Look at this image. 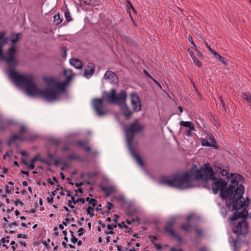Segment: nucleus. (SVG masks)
<instances>
[{
    "label": "nucleus",
    "mask_w": 251,
    "mask_h": 251,
    "mask_svg": "<svg viewBox=\"0 0 251 251\" xmlns=\"http://www.w3.org/2000/svg\"><path fill=\"white\" fill-rule=\"evenodd\" d=\"M97 203V201L96 199L91 198V200L90 201L89 204L92 205L93 207H95Z\"/></svg>",
    "instance_id": "c9c22d12"
},
{
    "label": "nucleus",
    "mask_w": 251,
    "mask_h": 251,
    "mask_svg": "<svg viewBox=\"0 0 251 251\" xmlns=\"http://www.w3.org/2000/svg\"><path fill=\"white\" fill-rule=\"evenodd\" d=\"M5 193L6 194H10L11 191H13V188H10L8 185H5Z\"/></svg>",
    "instance_id": "58836bf2"
},
{
    "label": "nucleus",
    "mask_w": 251,
    "mask_h": 251,
    "mask_svg": "<svg viewBox=\"0 0 251 251\" xmlns=\"http://www.w3.org/2000/svg\"><path fill=\"white\" fill-rule=\"evenodd\" d=\"M213 54L216 59L219 60L223 64L226 65H227V60L220 55L217 52L215 51L213 52Z\"/></svg>",
    "instance_id": "6ab92c4d"
},
{
    "label": "nucleus",
    "mask_w": 251,
    "mask_h": 251,
    "mask_svg": "<svg viewBox=\"0 0 251 251\" xmlns=\"http://www.w3.org/2000/svg\"><path fill=\"white\" fill-rule=\"evenodd\" d=\"M220 212L224 218H226V210L224 207H222L220 209Z\"/></svg>",
    "instance_id": "7c9ffc66"
},
{
    "label": "nucleus",
    "mask_w": 251,
    "mask_h": 251,
    "mask_svg": "<svg viewBox=\"0 0 251 251\" xmlns=\"http://www.w3.org/2000/svg\"><path fill=\"white\" fill-rule=\"evenodd\" d=\"M77 239L73 235V237H72L71 241L73 243H75L76 242H77Z\"/></svg>",
    "instance_id": "4d7b16f0"
},
{
    "label": "nucleus",
    "mask_w": 251,
    "mask_h": 251,
    "mask_svg": "<svg viewBox=\"0 0 251 251\" xmlns=\"http://www.w3.org/2000/svg\"><path fill=\"white\" fill-rule=\"evenodd\" d=\"M25 131V127L24 126H22L21 127V130L20 131H19V133H20V135H22L23 133L24 132V131Z\"/></svg>",
    "instance_id": "603ef678"
},
{
    "label": "nucleus",
    "mask_w": 251,
    "mask_h": 251,
    "mask_svg": "<svg viewBox=\"0 0 251 251\" xmlns=\"http://www.w3.org/2000/svg\"><path fill=\"white\" fill-rule=\"evenodd\" d=\"M19 35V33L17 34L16 38L15 39H12L11 40V42H12V43H16L18 41V38H19V37H18Z\"/></svg>",
    "instance_id": "69168bd1"
},
{
    "label": "nucleus",
    "mask_w": 251,
    "mask_h": 251,
    "mask_svg": "<svg viewBox=\"0 0 251 251\" xmlns=\"http://www.w3.org/2000/svg\"><path fill=\"white\" fill-rule=\"evenodd\" d=\"M204 43L206 46V47L207 48V49L209 50L211 52V53H213V52H214L215 51L212 49L208 45V44H207V43L206 42H204Z\"/></svg>",
    "instance_id": "79ce46f5"
},
{
    "label": "nucleus",
    "mask_w": 251,
    "mask_h": 251,
    "mask_svg": "<svg viewBox=\"0 0 251 251\" xmlns=\"http://www.w3.org/2000/svg\"><path fill=\"white\" fill-rule=\"evenodd\" d=\"M71 199L74 204H75L76 203L78 202H81L82 203L85 202V200L84 198H79L77 200H75V197L74 196L71 197Z\"/></svg>",
    "instance_id": "4be33fe9"
},
{
    "label": "nucleus",
    "mask_w": 251,
    "mask_h": 251,
    "mask_svg": "<svg viewBox=\"0 0 251 251\" xmlns=\"http://www.w3.org/2000/svg\"><path fill=\"white\" fill-rule=\"evenodd\" d=\"M175 222V219H171L166 223V226L164 227V231L172 236L176 239L178 243L181 244L182 242V238L173 229V226Z\"/></svg>",
    "instance_id": "423d86ee"
},
{
    "label": "nucleus",
    "mask_w": 251,
    "mask_h": 251,
    "mask_svg": "<svg viewBox=\"0 0 251 251\" xmlns=\"http://www.w3.org/2000/svg\"><path fill=\"white\" fill-rule=\"evenodd\" d=\"M6 33L5 32H0V59L5 61L9 65L8 69L9 77L13 80L15 84L18 86H23L25 87V91L26 92V87L25 84L20 83L16 80L13 77L12 73H16L19 74L14 70L15 67L17 66L18 61L15 57L17 50L14 46L9 48L7 50L6 55L3 54V47L7 43V39L5 38Z\"/></svg>",
    "instance_id": "7ed1b4c3"
},
{
    "label": "nucleus",
    "mask_w": 251,
    "mask_h": 251,
    "mask_svg": "<svg viewBox=\"0 0 251 251\" xmlns=\"http://www.w3.org/2000/svg\"><path fill=\"white\" fill-rule=\"evenodd\" d=\"M215 173L209 164H203L198 169L193 165L189 172H184L182 175H176L171 178L166 176L160 178V183L171 187L179 189L186 188L184 185L189 182L200 180L204 183V187L212 189L214 194L220 191L222 199L226 201V205L231 211L236 210L232 216L229 218L232 232L237 235H245L248 232V224L246 220L248 212L245 207L248 205L242 195L244 187L242 185L243 177L239 174H234L231 177L230 184L226 188L227 182L223 179L217 178Z\"/></svg>",
    "instance_id": "f257e3e1"
},
{
    "label": "nucleus",
    "mask_w": 251,
    "mask_h": 251,
    "mask_svg": "<svg viewBox=\"0 0 251 251\" xmlns=\"http://www.w3.org/2000/svg\"><path fill=\"white\" fill-rule=\"evenodd\" d=\"M24 164L27 167V168L29 170H33L35 168V166L34 163H31L30 164H28L26 161H23Z\"/></svg>",
    "instance_id": "cd10ccee"
},
{
    "label": "nucleus",
    "mask_w": 251,
    "mask_h": 251,
    "mask_svg": "<svg viewBox=\"0 0 251 251\" xmlns=\"http://www.w3.org/2000/svg\"><path fill=\"white\" fill-rule=\"evenodd\" d=\"M107 210L108 211L106 212L107 213H109V210H110V209H111V208L113 206V205L112 203H111V202H107Z\"/></svg>",
    "instance_id": "e433bc0d"
},
{
    "label": "nucleus",
    "mask_w": 251,
    "mask_h": 251,
    "mask_svg": "<svg viewBox=\"0 0 251 251\" xmlns=\"http://www.w3.org/2000/svg\"><path fill=\"white\" fill-rule=\"evenodd\" d=\"M127 98V94L126 91L122 90L118 94H115V98L113 104L119 105L121 106H126V100Z\"/></svg>",
    "instance_id": "0eeeda50"
},
{
    "label": "nucleus",
    "mask_w": 251,
    "mask_h": 251,
    "mask_svg": "<svg viewBox=\"0 0 251 251\" xmlns=\"http://www.w3.org/2000/svg\"><path fill=\"white\" fill-rule=\"evenodd\" d=\"M76 144L78 147H84V142L81 140L77 141L76 142Z\"/></svg>",
    "instance_id": "4c0bfd02"
},
{
    "label": "nucleus",
    "mask_w": 251,
    "mask_h": 251,
    "mask_svg": "<svg viewBox=\"0 0 251 251\" xmlns=\"http://www.w3.org/2000/svg\"><path fill=\"white\" fill-rule=\"evenodd\" d=\"M215 168H217L216 171L220 173L223 176H226L228 178L229 169L227 167H224L221 164H214Z\"/></svg>",
    "instance_id": "ddd939ff"
},
{
    "label": "nucleus",
    "mask_w": 251,
    "mask_h": 251,
    "mask_svg": "<svg viewBox=\"0 0 251 251\" xmlns=\"http://www.w3.org/2000/svg\"><path fill=\"white\" fill-rule=\"evenodd\" d=\"M84 231V228L82 227L80 228L77 231L78 235L81 236L83 235Z\"/></svg>",
    "instance_id": "a19ab883"
},
{
    "label": "nucleus",
    "mask_w": 251,
    "mask_h": 251,
    "mask_svg": "<svg viewBox=\"0 0 251 251\" xmlns=\"http://www.w3.org/2000/svg\"><path fill=\"white\" fill-rule=\"evenodd\" d=\"M124 106V109L123 110V113H124V116H125L126 118L127 119H128L129 118L131 115H132V112L126 106H126Z\"/></svg>",
    "instance_id": "aec40b11"
},
{
    "label": "nucleus",
    "mask_w": 251,
    "mask_h": 251,
    "mask_svg": "<svg viewBox=\"0 0 251 251\" xmlns=\"http://www.w3.org/2000/svg\"><path fill=\"white\" fill-rule=\"evenodd\" d=\"M192 130H190V129L188 130H187L185 132L186 135L188 136H190L191 135L192 131Z\"/></svg>",
    "instance_id": "e2e57ef3"
},
{
    "label": "nucleus",
    "mask_w": 251,
    "mask_h": 251,
    "mask_svg": "<svg viewBox=\"0 0 251 251\" xmlns=\"http://www.w3.org/2000/svg\"><path fill=\"white\" fill-rule=\"evenodd\" d=\"M72 200H68L67 204H68V206H69L71 208H74L75 207V206L72 204Z\"/></svg>",
    "instance_id": "6e6d98bb"
},
{
    "label": "nucleus",
    "mask_w": 251,
    "mask_h": 251,
    "mask_svg": "<svg viewBox=\"0 0 251 251\" xmlns=\"http://www.w3.org/2000/svg\"><path fill=\"white\" fill-rule=\"evenodd\" d=\"M180 228L185 231H188L190 228V225L189 224L187 223L186 224H183L181 226Z\"/></svg>",
    "instance_id": "c85d7f7f"
},
{
    "label": "nucleus",
    "mask_w": 251,
    "mask_h": 251,
    "mask_svg": "<svg viewBox=\"0 0 251 251\" xmlns=\"http://www.w3.org/2000/svg\"><path fill=\"white\" fill-rule=\"evenodd\" d=\"M18 204H21L22 206L24 204V203L22 202L20 200L17 199L15 201V205H18Z\"/></svg>",
    "instance_id": "49530a36"
},
{
    "label": "nucleus",
    "mask_w": 251,
    "mask_h": 251,
    "mask_svg": "<svg viewBox=\"0 0 251 251\" xmlns=\"http://www.w3.org/2000/svg\"><path fill=\"white\" fill-rule=\"evenodd\" d=\"M53 199L52 197H48L47 198V201L49 203H51L53 202Z\"/></svg>",
    "instance_id": "680f3d73"
},
{
    "label": "nucleus",
    "mask_w": 251,
    "mask_h": 251,
    "mask_svg": "<svg viewBox=\"0 0 251 251\" xmlns=\"http://www.w3.org/2000/svg\"><path fill=\"white\" fill-rule=\"evenodd\" d=\"M188 51L189 52V54L191 56V57L192 58H195V56L194 55L193 52L192 50H190V49L188 50Z\"/></svg>",
    "instance_id": "0e129e2a"
},
{
    "label": "nucleus",
    "mask_w": 251,
    "mask_h": 251,
    "mask_svg": "<svg viewBox=\"0 0 251 251\" xmlns=\"http://www.w3.org/2000/svg\"><path fill=\"white\" fill-rule=\"evenodd\" d=\"M115 93L116 90L114 88L111 89L109 92L104 91L102 93L100 99L105 103L113 104Z\"/></svg>",
    "instance_id": "6e6552de"
},
{
    "label": "nucleus",
    "mask_w": 251,
    "mask_h": 251,
    "mask_svg": "<svg viewBox=\"0 0 251 251\" xmlns=\"http://www.w3.org/2000/svg\"><path fill=\"white\" fill-rule=\"evenodd\" d=\"M95 70V65L93 63L89 62L85 67L84 76L87 78L90 77L94 74Z\"/></svg>",
    "instance_id": "f8f14e48"
},
{
    "label": "nucleus",
    "mask_w": 251,
    "mask_h": 251,
    "mask_svg": "<svg viewBox=\"0 0 251 251\" xmlns=\"http://www.w3.org/2000/svg\"><path fill=\"white\" fill-rule=\"evenodd\" d=\"M201 141L202 146L217 148L216 142L214 136L212 134L207 135L204 139L201 138Z\"/></svg>",
    "instance_id": "1a4fd4ad"
},
{
    "label": "nucleus",
    "mask_w": 251,
    "mask_h": 251,
    "mask_svg": "<svg viewBox=\"0 0 251 251\" xmlns=\"http://www.w3.org/2000/svg\"><path fill=\"white\" fill-rule=\"evenodd\" d=\"M17 237L18 238H23L24 239H26L27 236L26 235L23 234L21 233V234H18Z\"/></svg>",
    "instance_id": "864d4df0"
},
{
    "label": "nucleus",
    "mask_w": 251,
    "mask_h": 251,
    "mask_svg": "<svg viewBox=\"0 0 251 251\" xmlns=\"http://www.w3.org/2000/svg\"><path fill=\"white\" fill-rule=\"evenodd\" d=\"M64 75L66 78L65 81L59 82L53 78H50L47 81L48 86L44 89H41L34 82V76L33 75H21L12 73L13 77L18 82L25 85L26 93L28 95L39 96L48 101L56 100L60 93L64 92L67 85L73 79L71 70H64Z\"/></svg>",
    "instance_id": "f03ea898"
},
{
    "label": "nucleus",
    "mask_w": 251,
    "mask_h": 251,
    "mask_svg": "<svg viewBox=\"0 0 251 251\" xmlns=\"http://www.w3.org/2000/svg\"><path fill=\"white\" fill-rule=\"evenodd\" d=\"M70 63L76 69H80L82 68V62L78 59H71L70 60Z\"/></svg>",
    "instance_id": "dca6fc26"
},
{
    "label": "nucleus",
    "mask_w": 251,
    "mask_h": 251,
    "mask_svg": "<svg viewBox=\"0 0 251 251\" xmlns=\"http://www.w3.org/2000/svg\"><path fill=\"white\" fill-rule=\"evenodd\" d=\"M117 226L116 225H108L107 226V228L109 230H113V228H116Z\"/></svg>",
    "instance_id": "c03bdc74"
},
{
    "label": "nucleus",
    "mask_w": 251,
    "mask_h": 251,
    "mask_svg": "<svg viewBox=\"0 0 251 251\" xmlns=\"http://www.w3.org/2000/svg\"><path fill=\"white\" fill-rule=\"evenodd\" d=\"M144 73L147 76L149 77V78H151V79H153V77L148 73L147 70H144Z\"/></svg>",
    "instance_id": "5fc2aeb1"
},
{
    "label": "nucleus",
    "mask_w": 251,
    "mask_h": 251,
    "mask_svg": "<svg viewBox=\"0 0 251 251\" xmlns=\"http://www.w3.org/2000/svg\"><path fill=\"white\" fill-rule=\"evenodd\" d=\"M138 123V120H136L130 123L128 126L125 127V133L128 148H130L132 146L134 136L143 130V126L139 125Z\"/></svg>",
    "instance_id": "20e7f679"
},
{
    "label": "nucleus",
    "mask_w": 251,
    "mask_h": 251,
    "mask_svg": "<svg viewBox=\"0 0 251 251\" xmlns=\"http://www.w3.org/2000/svg\"><path fill=\"white\" fill-rule=\"evenodd\" d=\"M220 100H221V101L222 102V106H223V108L226 111L227 107L226 106V103L224 101V100H222V99L221 98H220Z\"/></svg>",
    "instance_id": "8fccbe9b"
},
{
    "label": "nucleus",
    "mask_w": 251,
    "mask_h": 251,
    "mask_svg": "<svg viewBox=\"0 0 251 251\" xmlns=\"http://www.w3.org/2000/svg\"><path fill=\"white\" fill-rule=\"evenodd\" d=\"M199 251H208V250L206 247H202L199 249Z\"/></svg>",
    "instance_id": "338daca9"
},
{
    "label": "nucleus",
    "mask_w": 251,
    "mask_h": 251,
    "mask_svg": "<svg viewBox=\"0 0 251 251\" xmlns=\"http://www.w3.org/2000/svg\"><path fill=\"white\" fill-rule=\"evenodd\" d=\"M195 231H196V233L197 234L198 236H201L202 234V232L201 231V229L197 228V227H195Z\"/></svg>",
    "instance_id": "72a5a7b5"
},
{
    "label": "nucleus",
    "mask_w": 251,
    "mask_h": 251,
    "mask_svg": "<svg viewBox=\"0 0 251 251\" xmlns=\"http://www.w3.org/2000/svg\"><path fill=\"white\" fill-rule=\"evenodd\" d=\"M101 189L105 192L106 197H108L111 193L114 192V188L109 186H101Z\"/></svg>",
    "instance_id": "f3484780"
},
{
    "label": "nucleus",
    "mask_w": 251,
    "mask_h": 251,
    "mask_svg": "<svg viewBox=\"0 0 251 251\" xmlns=\"http://www.w3.org/2000/svg\"><path fill=\"white\" fill-rule=\"evenodd\" d=\"M149 238L150 239L151 242L153 244L155 241L158 239L157 237L155 236L149 235Z\"/></svg>",
    "instance_id": "473e14b6"
},
{
    "label": "nucleus",
    "mask_w": 251,
    "mask_h": 251,
    "mask_svg": "<svg viewBox=\"0 0 251 251\" xmlns=\"http://www.w3.org/2000/svg\"><path fill=\"white\" fill-rule=\"evenodd\" d=\"M94 208L91 206H88V207L87 209V214H89L91 217L94 216V214L93 213L94 212Z\"/></svg>",
    "instance_id": "bb28decb"
},
{
    "label": "nucleus",
    "mask_w": 251,
    "mask_h": 251,
    "mask_svg": "<svg viewBox=\"0 0 251 251\" xmlns=\"http://www.w3.org/2000/svg\"><path fill=\"white\" fill-rule=\"evenodd\" d=\"M74 218H72L71 219H69V218H66L65 219V222H62V224L63 225H65V226H67V224L69 223V222L71 221V222H74Z\"/></svg>",
    "instance_id": "2f4dec72"
},
{
    "label": "nucleus",
    "mask_w": 251,
    "mask_h": 251,
    "mask_svg": "<svg viewBox=\"0 0 251 251\" xmlns=\"http://www.w3.org/2000/svg\"><path fill=\"white\" fill-rule=\"evenodd\" d=\"M243 98L248 101L250 102L251 101V95L248 93H245L243 94Z\"/></svg>",
    "instance_id": "a878e982"
},
{
    "label": "nucleus",
    "mask_w": 251,
    "mask_h": 251,
    "mask_svg": "<svg viewBox=\"0 0 251 251\" xmlns=\"http://www.w3.org/2000/svg\"><path fill=\"white\" fill-rule=\"evenodd\" d=\"M48 157L49 159L51 160L54 159L53 155L50 153H49L48 154Z\"/></svg>",
    "instance_id": "bf43d9fd"
},
{
    "label": "nucleus",
    "mask_w": 251,
    "mask_h": 251,
    "mask_svg": "<svg viewBox=\"0 0 251 251\" xmlns=\"http://www.w3.org/2000/svg\"><path fill=\"white\" fill-rule=\"evenodd\" d=\"M194 61V64L198 67H201L202 65V63L201 61H200L196 57L195 58H192Z\"/></svg>",
    "instance_id": "c756f323"
},
{
    "label": "nucleus",
    "mask_w": 251,
    "mask_h": 251,
    "mask_svg": "<svg viewBox=\"0 0 251 251\" xmlns=\"http://www.w3.org/2000/svg\"><path fill=\"white\" fill-rule=\"evenodd\" d=\"M152 80L154 82V83L160 88L162 89V87L160 83L155 79H154L153 78L152 79Z\"/></svg>",
    "instance_id": "052dcab7"
},
{
    "label": "nucleus",
    "mask_w": 251,
    "mask_h": 251,
    "mask_svg": "<svg viewBox=\"0 0 251 251\" xmlns=\"http://www.w3.org/2000/svg\"><path fill=\"white\" fill-rule=\"evenodd\" d=\"M10 238L9 236H7L6 238H2L0 240V242L2 243H5V242L8 243L9 240L8 239Z\"/></svg>",
    "instance_id": "ea45409f"
},
{
    "label": "nucleus",
    "mask_w": 251,
    "mask_h": 251,
    "mask_svg": "<svg viewBox=\"0 0 251 251\" xmlns=\"http://www.w3.org/2000/svg\"><path fill=\"white\" fill-rule=\"evenodd\" d=\"M131 102L133 109L135 111L141 110V104L138 96L134 93L130 95Z\"/></svg>",
    "instance_id": "9d476101"
},
{
    "label": "nucleus",
    "mask_w": 251,
    "mask_h": 251,
    "mask_svg": "<svg viewBox=\"0 0 251 251\" xmlns=\"http://www.w3.org/2000/svg\"><path fill=\"white\" fill-rule=\"evenodd\" d=\"M153 245L156 248L157 250H160L162 249L161 245L157 244L156 243H153Z\"/></svg>",
    "instance_id": "a18cd8bd"
},
{
    "label": "nucleus",
    "mask_w": 251,
    "mask_h": 251,
    "mask_svg": "<svg viewBox=\"0 0 251 251\" xmlns=\"http://www.w3.org/2000/svg\"><path fill=\"white\" fill-rule=\"evenodd\" d=\"M188 41L193 45V47L195 48H197L196 47V45L194 43V42L193 41L192 37L191 36H189L188 37Z\"/></svg>",
    "instance_id": "37998d69"
},
{
    "label": "nucleus",
    "mask_w": 251,
    "mask_h": 251,
    "mask_svg": "<svg viewBox=\"0 0 251 251\" xmlns=\"http://www.w3.org/2000/svg\"><path fill=\"white\" fill-rule=\"evenodd\" d=\"M10 139H11V142H14L15 141L17 140H22V138L21 137V136L20 135H12L11 136V137L10 138Z\"/></svg>",
    "instance_id": "b1692460"
},
{
    "label": "nucleus",
    "mask_w": 251,
    "mask_h": 251,
    "mask_svg": "<svg viewBox=\"0 0 251 251\" xmlns=\"http://www.w3.org/2000/svg\"><path fill=\"white\" fill-rule=\"evenodd\" d=\"M16 244L15 242L14 241H12L11 242L10 244L12 245V249L13 251H15L16 249V247L17 246V245H16V246H14V245Z\"/></svg>",
    "instance_id": "de8ad7c7"
},
{
    "label": "nucleus",
    "mask_w": 251,
    "mask_h": 251,
    "mask_svg": "<svg viewBox=\"0 0 251 251\" xmlns=\"http://www.w3.org/2000/svg\"><path fill=\"white\" fill-rule=\"evenodd\" d=\"M130 152L134 157V158L136 160V162L140 165L141 166H143L144 164L142 161V159L141 157L140 156V155L138 154H137L134 151L132 148V146H131L130 148H128Z\"/></svg>",
    "instance_id": "4468645a"
},
{
    "label": "nucleus",
    "mask_w": 251,
    "mask_h": 251,
    "mask_svg": "<svg viewBox=\"0 0 251 251\" xmlns=\"http://www.w3.org/2000/svg\"><path fill=\"white\" fill-rule=\"evenodd\" d=\"M65 17L67 22H70L73 20L70 13L69 11H66L65 13Z\"/></svg>",
    "instance_id": "393cba45"
},
{
    "label": "nucleus",
    "mask_w": 251,
    "mask_h": 251,
    "mask_svg": "<svg viewBox=\"0 0 251 251\" xmlns=\"http://www.w3.org/2000/svg\"><path fill=\"white\" fill-rule=\"evenodd\" d=\"M67 158L70 160L78 159L81 160V158L79 156H77L75 153H73L70 155H68L67 156Z\"/></svg>",
    "instance_id": "5701e85b"
},
{
    "label": "nucleus",
    "mask_w": 251,
    "mask_h": 251,
    "mask_svg": "<svg viewBox=\"0 0 251 251\" xmlns=\"http://www.w3.org/2000/svg\"><path fill=\"white\" fill-rule=\"evenodd\" d=\"M105 79H109L111 83L117 84L118 82L117 75L113 72L108 70L104 75Z\"/></svg>",
    "instance_id": "9b49d317"
},
{
    "label": "nucleus",
    "mask_w": 251,
    "mask_h": 251,
    "mask_svg": "<svg viewBox=\"0 0 251 251\" xmlns=\"http://www.w3.org/2000/svg\"><path fill=\"white\" fill-rule=\"evenodd\" d=\"M17 224L16 222H13V223H10L9 225H8V226L9 227H11L12 226H17Z\"/></svg>",
    "instance_id": "774afa93"
},
{
    "label": "nucleus",
    "mask_w": 251,
    "mask_h": 251,
    "mask_svg": "<svg viewBox=\"0 0 251 251\" xmlns=\"http://www.w3.org/2000/svg\"><path fill=\"white\" fill-rule=\"evenodd\" d=\"M114 216L115 218L113 219V221L115 223H117L118 222V219L119 218V216L117 214H115Z\"/></svg>",
    "instance_id": "3c124183"
},
{
    "label": "nucleus",
    "mask_w": 251,
    "mask_h": 251,
    "mask_svg": "<svg viewBox=\"0 0 251 251\" xmlns=\"http://www.w3.org/2000/svg\"><path fill=\"white\" fill-rule=\"evenodd\" d=\"M79 3L81 6H84L87 5L91 6H95L98 5V2L96 0H79Z\"/></svg>",
    "instance_id": "2eb2a0df"
},
{
    "label": "nucleus",
    "mask_w": 251,
    "mask_h": 251,
    "mask_svg": "<svg viewBox=\"0 0 251 251\" xmlns=\"http://www.w3.org/2000/svg\"><path fill=\"white\" fill-rule=\"evenodd\" d=\"M40 160V157H39V155L38 154L36 155L34 158H33L31 161H30V162L31 163H34L35 162H36L38 160Z\"/></svg>",
    "instance_id": "f704fd0d"
},
{
    "label": "nucleus",
    "mask_w": 251,
    "mask_h": 251,
    "mask_svg": "<svg viewBox=\"0 0 251 251\" xmlns=\"http://www.w3.org/2000/svg\"><path fill=\"white\" fill-rule=\"evenodd\" d=\"M179 124L181 126L188 127L190 130H195V126L191 122L181 121Z\"/></svg>",
    "instance_id": "a211bd4d"
},
{
    "label": "nucleus",
    "mask_w": 251,
    "mask_h": 251,
    "mask_svg": "<svg viewBox=\"0 0 251 251\" xmlns=\"http://www.w3.org/2000/svg\"><path fill=\"white\" fill-rule=\"evenodd\" d=\"M53 142L57 146H59L60 143V141L59 139H54L53 140Z\"/></svg>",
    "instance_id": "13d9d810"
},
{
    "label": "nucleus",
    "mask_w": 251,
    "mask_h": 251,
    "mask_svg": "<svg viewBox=\"0 0 251 251\" xmlns=\"http://www.w3.org/2000/svg\"><path fill=\"white\" fill-rule=\"evenodd\" d=\"M92 106L99 116H104L107 114L108 110L106 107V103L101 99H95L92 102Z\"/></svg>",
    "instance_id": "39448f33"
},
{
    "label": "nucleus",
    "mask_w": 251,
    "mask_h": 251,
    "mask_svg": "<svg viewBox=\"0 0 251 251\" xmlns=\"http://www.w3.org/2000/svg\"><path fill=\"white\" fill-rule=\"evenodd\" d=\"M39 161H40L41 162L45 163L48 165H50V163L45 159L40 158Z\"/></svg>",
    "instance_id": "09e8293b"
},
{
    "label": "nucleus",
    "mask_w": 251,
    "mask_h": 251,
    "mask_svg": "<svg viewBox=\"0 0 251 251\" xmlns=\"http://www.w3.org/2000/svg\"><path fill=\"white\" fill-rule=\"evenodd\" d=\"M53 18V24L55 25H58L62 22V19H61L59 14L54 15Z\"/></svg>",
    "instance_id": "412c9836"
}]
</instances>
